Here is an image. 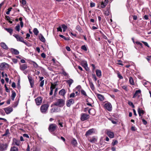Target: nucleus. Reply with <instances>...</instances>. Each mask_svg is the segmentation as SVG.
<instances>
[{
    "label": "nucleus",
    "instance_id": "1",
    "mask_svg": "<svg viewBox=\"0 0 151 151\" xmlns=\"http://www.w3.org/2000/svg\"><path fill=\"white\" fill-rule=\"evenodd\" d=\"M65 101L62 99H59L57 100L54 104L57 106L60 107H63L65 104Z\"/></svg>",
    "mask_w": 151,
    "mask_h": 151
},
{
    "label": "nucleus",
    "instance_id": "2",
    "mask_svg": "<svg viewBox=\"0 0 151 151\" xmlns=\"http://www.w3.org/2000/svg\"><path fill=\"white\" fill-rule=\"evenodd\" d=\"M81 119L82 121L88 119L89 117V115L83 113L81 114Z\"/></svg>",
    "mask_w": 151,
    "mask_h": 151
},
{
    "label": "nucleus",
    "instance_id": "3",
    "mask_svg": "<svg viewBox=\"0 0 151 151\" xmlns=\"http://www.w3.org/2000/svg\"><path fill=\"white\" fill-rule=\"evenodd\" d=\"M13 36L16 38L17 41L22 42L25 45H27V43L24 42L23 38L22 37H20L18 35L16 34L14 35Z\"/></svg>",
    "mask_w": 151,
    "mask_h": 151
},
{
    "label": "nucleus",
    "instance_id": "4",
    "mask_svg": "<svg viewBox=\"0 0 151 151\" xmlns=\"http://www.w3.org/2000/svg\"><path fill=\"white\" fill-rule=\"evenodd\" d=\"M104 106L108 111H110L112 110V106L110 103L109 102L106 103L104 105Z\"/></svg>",
    "mask_w": 151,
    "mask_h": 151
},
{
    "label": "nucleus",
    "instance_id": "5",
    "mask_svg": "<svg viewBox=\"0 0 151 151\" xmlns=\"http://www.w3.org/2000/svg\"><path fill=\"white\" fill-rule=\"evenodd\" d=\"M49 106L47 104H45L42 105L40 108L41 112L42 113H45L47 110Z\"/></svg>",
    "mask_w": 151,
    "mask_h": 151
},
{
    "label": "nucleus",
    "instance_id": "6",
    "mask_svg": "<svg viewBox=\"0 0 151 151\" xmlns=\"http://www.w3.org/2000/svg\"><path fill=\"white\" fill-rule=\"evenodd\" d=\"M7 144H0V151H4L6 150L8 147Z\"/></svg>",
    "mask_w": 151,
    "mask_h": 151
},
{
    "label": "nucleus",
    "instance_id": "7",
    "mask_svg": "<svg viewBox=\"0 0 151 151\" xmlns=\"http://www.w3.org/2000/svg\"><path fill=\"white\" fill-rule=\"evenodd\" d=\"M57 126L55 124H50L49 127V130L50 132H53L56 129Z\"/></svg>",
    "mask_w": 151,
    "mask_h": 151
},
{
    "label": "nucleus",
    "instance_id": "8",
    "mask_svg": "<svg viewBox=\"0 0 151 151\" xmlns=\"http://www.w3.org/2000/svg\"><path fill=\"white\" fill-rule=\"evenodd\" d=\"M95 133V129L93 128H92L89 129L87 131L85 134V135L86 136H89Z\"/></svg>",
    "mask_w": 151,
    "mask_h": 151
},
{
    "label": "nucleus",
    "instance_id": "9",
    "mask_svg": "<svg viewBox=\"0 0 151 151\" xmlns=\"http://www.w3.org/2000/svg\"><path fill=\"white\" fill-rule=\"evenodd\" d=\"M36 104L37 105H40L41 104L42 101V99L40 97H39L35 99Z\"/></svg>",
    "mask_w": 151,
    "mask_h": 151
},
{
    "label": "nucleus",
    "instance_id": "10",
    "mask_svg": "<svg viewBox=\"0 0 151 151\" xmlns=\"http://www.w3.org/2000/svg\"><path fill=\"white\" fill-rule=\"evenodd\" d=\"M74 103V100L73 99H70L67 100L66 101V106L68 107L70 106V105L73 104Z\"/></svg>",
    "mask_w": 151,
    "mask_h": 151
},
{
    "label": "nucleus",
    "instance_id": "11",
    "mask_svg": "<svg viewBox=\"0 0 151 151\" xmlns=\"http://www.w3.org/2000/svg\"><path fill=\"white\" fill-rule=\"evenodd\" d=\"M29 81V82L31 87L32 88L34 86V80L32 78V77L29 76H28Z\"/></svg>",
    "mask_w": 151,
    "mask_h": 151
},
{
    "label": "nucleus",
    "instance_id": "12",
    "mask_svg": "<svg viewBox=\"0 0 151 151\" xmlns=\"http://www.w3.org/2000/svg\"><path fill=\"white\" fill-rule=\"evenodd\" d=\"M4 110L5 111L6 114H9L10 113L13 111V109L12 107H8L7 108H5Z\"/></svg>",
    "mask_w": 151,
    "mask_h": 151
},
{
    "label": "nucleus",
    "instance_id": "13",
    "mask_svg": "<svg viewBox=\"0 0 151 151\" xmlns=\"http://www.w3.org/2000/svg\"><path fill=\"white\" fill-rule=\"evenodd\" d=\"M106 134L110 138H114V134L113 132L108 130L107 131Z\"/></svg>",
    "mask_w": 151,
    "mask_h": 151
},
{
    "label": "nucleus",
    "instance_id": "14",
    "mask_svg": "<svg viewBox=\"0 0 151 151\" xmlns=\"http://www.w3.org/2000/svg\"><path fill=\"white\" fill-rule=\"evenodd\" d=\"M10 50L12 53L16 55H18L19 53V52L18 50L14 48H12L10 49Z\"/></svg>",
    "mask_w": 151,
    "mask_h": 151
},
{
    "label": "nucleus",
    "instance_id": "15",
    "mask_svg": "<svg viewBox=\"0 0 151 151\" xmlns=\"http://www.w3.org/2000/svg\"><path fill=\"white\" fill-rule=\"evenodd\" d=\"M14 143L17 146H19L20 144V142L19 140H17L15 138H14L13 139Z\"/></svg>",
    "mask_w": 151,
    "mask_h": 151
},
{
    "label": "nucleus",
    "instance_id": "16",
    "mask_svg": "<svg viewBox=\"0 0 151 151\" xmlns=\"http://www.w3.org/2000/svg\"><path fill=\"white\" fill-rule=\"evenodd\" d=\"M96 74L97 76L99 78L101 76V72L100 70L97 69L96 70Z\"/></svg>",
    "mask_w": 151,
    "mask_h": 151
},
{
    "label": "nucleus",
    "instance_id": "17",
    "mask_svg": "<svg viewBox=\"0 0 151 151\" xmlns=\"http://www.w3.org/2000/svg\"><path fill=\"white\" fill-rule=\"evenodd\" d=\"M19 68L22 70L24 71L27 68V66L26 64H23L20 65Z\"/></svg>",
    "mask_w": 151,
    "mask_h": 151
},
{
    "label": "nucleus",
    "instance_id": "18",
    "mask_svg": "<svg viewBox=\"0 0 151 151\" xmlns=\"http://www.w3.org/2000/svg\"><path fill=\"white\" fill-rule=\"evenodd\" d=\"M66 93L65 90L64 89H63L59 91V93L60 95L62 96L63 97H64Z\"/></svg>",
    "mask_w": 151,
    "mask_h": 151
},
{
    "label": "nucleus",
    "instance_id": "19",
    "mask_svg": "<svg viewBox=\"0 0 151 151\" xmlns=\"http://www.w3.org/2000/svg\"><path fill=\"white\" fill-rule=\"evenodd\" d=\"M89 141L91 143H93L97 141V139L95 137H93L92 138L89 139Z\"/></svg>",
    "mask_w": 151,
    "mask_h": 151
},
{
    "label": "nucleus",
    "instance_id": "20",
    "mask_svg": "<svg viewBox=\"0 0 151 151\" xmlns=\"http://www.w3.org/2000/svg\"><path fill=\"white\" fill-rule=\"evenodd\" d=\"M141 91L140 90L136 91L135 93L134 94L133 98H135L136 96H139V94L140 93H141Z\"/></svg>",
    "mask_w": 151,
    "mask_h": 151
},
{
    "label": "nucleus",
    "instance_id": "21",
    "mask_svg": "<svg viewBox=\"0 0 151 151\" xmlns=\"http://www.w3.org/2000/svg\"><path fill=\"white\" fill-rule=\"evenodd\" d=\"M96 96L98 99L101 101H103L104 100V97L103 96L99 94H97Z\"/></svg>",
    "mask_w": 151,
    "mask_h": 151
},
{
    "label": "nucleus",
    "instance_id": "22",
    "mask_svg": "<svg viewBox=\"0 0 151 151\" xmlns=\"http://www.w3.org/2000/svg\"><path fill=\"white\" fill-rule=\"evenodd\" d=\"M88 112L90 114L93 115H94L95 114V112L93 109H89Z\"/></svg>",
    "mask_w": 151,
    "mask_h": 151
},
{
    "label": "nucleus",
    "instance_id": "23",
    "mask_svg": "<svg viewBox=\"0 0 151 151\" xmlns=\"http://www.w3.org/2000/svg\"><path fill=\"white\" fill-rule=\"evenodd\" d=\"M7 64L5 63H2L1 64L0 66V69L1 70H3L4 69L5 65H7Z\"/></svg>",
    "mask_w": 151,
    "mask_h": 151
},
{
    "label": "nucleus",
    "instance_id": "24",
    "mask_svg": "<svg viewBox=\"0 0 151 151\" xmlns=\"http://www.w3.org/2000/svg\"><path fill=\"white\" fill-rule=\"evenodd\" d=\"M18 148L15 146L12 147L10 150V151H18Z\"/></svg>",
    "mask_w": 151,
    "mask_h": 151
},
{
    "label": "nucleus",
    "instance_id": "25",
    "mask_svg": "<svg viewBox=\"0 0 151 151\" xmlns=\"http://www.w3.org/2000/svg\"><path fill=\"white\" fill-rule=\"evenodd\" d=\"M73 80L71 79H70L69 80L66 81V82L68 84L70 87V86L71 84L73 83Z\"/></svg>",
    "mask_w": 151,
    "mask_h": 151
},
{
    "label": "nucleus",
    "instance_id": "26",
    "mask_svg": "<svg viewBox=\"0 0 151 151\" xmlns=\"http://www.w3.org/2000/svg\"><path fill=\"white\" fill-rule=\"evenodd\" d=\"M1 47L4 49H7L8 48L7 46L4 42H1Z\"/></svg>",
    "mask_w": 151,
    "mask_h": 151
},
{
    "label": "nucleus",
    "instance_id": "27",
    "mask_svg": "<svg viewBox=\"0 0 151 151\" xmlns=\"http://www.w3.org/2000/svg\"><path fill=\"white\" fill-rule=\"evenodd\" d=\"M5 29L8 32L10 33V35H12V32H13V30L11 28H5Z\"/></svg>",
    "mask_w": 151,
    "mask_h": 151
},
{
    "label": "nucleus",
    "instance_id": "28",
    "mask_svg": "<svg viewBox=\"0 0 151 151\" xmlns=\"http://www.w3.org/2000/svg\"><path fill=\"white\" fill-rule=\"evenodd\" d=\"M129 81L130 83L132 85H134V82L133 79L131 77L129 78Z\"/></svg>",
    "mask_w": 151,
    "mask_h": 151
},
{
    "label": "nucleus",
    "instance_id": "29",
    "mask_svg": "<svg viewBox=\"0 0 151 151\" xmlns=\"http://www.w3.org/2000/svg\"><path fill=\"white\" fill-rule=\"evenodd\" d=\"M12 94L11 96L12 99V100H14L16 96V93L14 91H12Z\"/></svg>",
    "mask_w": 151,
    "mask_h": 151
},
{
    "label": "nucleus",
    "instance_id": "30",
    "mask_svg": "<svg viewBox=\"0 0 151 151\" xmlns=\"http://www.w3.org/2000/svg\"><path fill=\"white\" fill-rule=\"evenodd\" d=\"M33 32L34 34L36 35H37L39 32L38 29L36 28H35L34 29Z\"/></svg>",
    "mask_w": 151,
    "mask_h": 151
},
{
    "label": "nucleus",
    "instance_id": "31",
    "mask_svg": "<svg viewBox=\"0 0 151 151\" xmlns=\"http://www.w3.org/2000/svg\"><path fill=\"white\" fill-rule=\"evenodd\" d=\"M106 5V2H105L104 1H102L101 4V7L102 8H104Z\"/></svg>",
    "mask_w": 151,
    "mask_h": 151
},
{
    "label": "nucleus",
    "instance_id": "32",
    "mask_svg": "<svg viewBox=\"0 0 151 151\" xmlns=\"http://www.w3.org/2000/svg\"><path fill=\"white\" fill-rule=\"evenodd\" d=\"M61 27L63 29V31L64 32H65L67 28V26L64 24L61 25Z\"/></svg>",
    "mask_w": 151,
    "mask_h": 151
},
{
    "label": "nucleus",
    "instance_id": "33",
    "mask_svg": "<svg viewBox=\"0 0 151 151\" xmlns=\"http://www.w3.org/2000/svg\"><path fill=\"white\" fill-rule=\"evenodd\" d=\"M89 85L91 89L93 90L95 88L93 83L89 81Z\"/></svg>",
    "mask_w": 151,
    "mask_h": 151
},
{
    "label": "nucleus",
    "instance_id": "34",
    "mask_svg": "<svg viewBox=\"0 0 151 151\" xmlns=\"http://www.w3.org/2000/svg\"><path fill=\"white\" fill-rule=\"evenodd\" d=\"M39 37H40V40L42 42H45V39L44 38V37L42 35H41V36H40Z\"/></svg>",
    "mask_w": 151,
    "mask_h": 151
},
{
    "label": "nucleus",
    "instance_id": "35",
    "mask_svg": "<svg viewBox=\"0 0 151 151\" xmlns=\"http://www.w3.org/2000/svg\"><path fill=\"white\" fill-rule=\"evenodd\" d=\"M81 93L82 95H83L84 96H87V95L86 92L83 90L81 89Z\"/></svg>",
    "mask_w": 151,
    "mask_h": 151
},
{
    "label": "nucleus",
    "instance_id": "36",
    "mask_svg": "<svg viewBox=\"0 0 151 151\" xmlns=\"http://www.w3.org/2000/svg\"><path fill=\"white\" fill-rule=\"evenodd\" d=\"M9 134V130L8 129H7L5 133L3 134V136H6L7 135Z\"/></svg>",
    "mask_w": 151,
    "mask_h": 151
},
{
    "label": "nucleus",
    "instance_id": "37",
    "mask_svg": "<svg viewBox=\"0 0 151 151\" xmlns=\"http://www.w3.org/2000/svg\"><path fill=\"white\" fill-rule=\"evenodd\" d=\"M81 86L78 85L77 86L76 88L75 89L77 90L78 91L80 92L81 90Z\"/></svg>",
    "mask_w": 151,
    "mask_h": 151
},
{
    "label": "nucleus",
    "instance_id": "38",
    "mask_svg": "<svg viewBox=\"0 0 151 151\" xmlns=\"http://www.w3.org/2000/svg\"><path fill=\"white\" fill-rule=\"evenodd\" d=\"M57 82H55L54 84L51 83V87H52V88H55L56 86L57 85Z\"/></svg>",
    "mask_w": 151,
    "mask_h": 151
},
{
    "label": "nucleus",
    "instance_id": "39",
    "mask_svg": "<svg viewBox=\"0 0 151 151\" xmlns=\"http://www.w3.org/2000/svg\"><path fill=\"white\" fill-rule=\"evenodd\" d=\"M72 143L73 145H77V142L76 140L75 139H73V140L72 141Z\"/></svg>",
    "mask_w": 151,
    "mask_h": 151
},
{
    "label": "nucleus",
    "instance_id": "40",
    "mask_svg": "<svg viewBox=\"0 0 151 151\" xmlns=\"http://www.w3.org/2000/svg\"><path fill=\"white\" fill-rule=\"evenodd\" d=\"M138 113H139L142 114H143L144 113V111L142 110H141L140 108H139L138 109Z\"/></svg>",
    "mask_w": 151,
    "mask_h": 151
},
{
    "label": "nucleus",
    "instance_id": "41",
    "mask_svg": "<svg viewBox=\"0 0 151 151\" xmlns=\"http://www.w3.org/2000/svg\"><path fill=\"white\" fill-rule=\"evenodd\" d=\"M81 48L85 51H86L87 50L86 47L85 45L82 46Z\"/></svg>",
    "mask_w": 151,
    "mask_h": 151
},
{
    "label": "nucleus",
    "instance_id": "42",
    "mask_svg": "<svg viewBox=\"0 0 151 151\" xmlns=\"http://www.w3.org/2000/svg\"><path fill=\"white\" fill-rule=\"evenodd\" d=\"M41 81V82L40 83V86L41 87H42L43 86L44 84V80H42V81Z\"/></svg>",
    "mask_w": 151,
    "mask_h": 151
},
{
    "label": "nucleus",
    "instance_id": "43",
    "mask_svg": "<svg viewBox=\"0 0 151 151\" xmlns=\"http://www.w3.org/2000/svg\"><path fill=\"white\" fill-rule=\"evenodd\" d=\"M12 9V8L10 7L8 9V11L6 12V14L8 15L9 14L10 12L11 11Z\"/></svg>",
    "mask_w": 151,
    "mask_h": 151
},
{
    "label": "nucleus",
    "instance_id": "44",
    "mask_svg": "<svg viewBox=\"0 0 151 151\" xmlns=\"http://www.w3.org/2000/svg\"><path fill=\"white\" fill-rule=\"evenodd\" d=\"M92 78L94 79L95 81H96L97 80V78L94 74H92Z\"/></svg>",
    "mask_w": 151,
    "mask_h": 151
},
{
    "label": "nucleus",
    "instance_id": "45",
    "mask_svg": "<svg viewBox=\"0 0 151 151\" xmlns=\"http://www.w3.org/2000/svg\"><path fill=\"white\" fill-rule=\"evenodd\" d=\"M118 143V141L116 140L112 142V145L113 146H114L117 144Z\"/></svg>",
    "mask_w": 151,
    "mask_h": 151
},
{
    "label": "nucleus",
    "instance_id": "46",
    "mask_svg": "<svg viewBox=\"0 0 151 151\" xmlns=\"http://www.w3.org/2000/svg\"><path fill=\"white\" fill-rule=\"evenodd\" d=\"M20 26L19 25H17L15 27L17 31L19 32V31Z\"/></svg>",
    "mask_w": 151,
    "mask_h": 151
},
{
    "label": "nucleus",
    "instance_id": "47",
    "mask_svg": "<svg viewBox=\"0 0 151 151\" xmlns=\"http://www.w3.org/2000/svg\"><path fill=\"white\" fill-rule=\"evenodd\" d=\"M20 2L24 5L26 4V1L25 0H20Z\"/></svg>",
    "mask_w": 151,
    "mask_h": 151
},
{
    "label": "nucleus",
    "instance_id": "48",
    "mask_svg": "<svg viewBox=\"0 0 151 151\" xmlns=\"http://www.w3.org/2000/svg\"><path fill=\"white\" fill-rule=\"evenodd\" d=\"M118 77L120 79H123V77L119 73H117Z\"/></svg>",
    "mask_w": 151,
    "mask_h": 151
},
{
    "label": "nucleus",
    "instance_id": "49",
    "mask_svg": "<svg viewBox=\"0 0 151 151\" xmlns=\"http://www.w3.org/2000/svg\"><path fill=\"white\" fill-rule=\"evenodd\" d=\"M33 66L35 68H37L38 67V65L35 62H33Z\"/></svg>",
    "mask_w": 151,
    "mask_h": 151
},
{
    "label": "nucleus",
    "instance_id": "50",
    "mask_svg": "<svg viewBox=\"0 0 151 151\" xmlns=\"http://www.w3.org/2000/svg\"><path fill=\"white\" fill-rule=\"evenodd\" d=\"M75 97V93H72L70 96V98H74Z\"/></svg>",
    "mask_w": 151,
    "mask_h": 151
},
{
    "label": "nucleus",
    "instance_id": "51",
    "mask_svg": "<svg viewBox=\"0 0 151 151\" xmlns=\"http://www.w3.org/2000/svg\"><path fill=\"white\" fill-rule=\"evenodd\" d=\"M109 9H106V10L105 11V14L106 15H108L109 14Z\"/></svg>",
    "mask_w": 151,
    "mask_h": 151
},
{
    "label": "nucleus",
    "instance_id": "52",
    "mask_svg": "<svg viewBox=\"0 0 151 151\" xmlns=\"http://www.w3.org/2000/svg\"><path fill=\"white\" fill-rule=\"evenodd\" d=\"M128 104L130 106H131L132 108H134V106L132 102H129Z\"/></svg>",
    "mask_w": 151,
    "mask_h": 151
},
{
    "label": "nucleus",
    "instance_id": "53",
    "mask_svg": "<svg viewBox=\"0 0 151 151\" xmlns=\"http://www.w3.org/2000/svg\"><path fill=\"white\" fill-rule=\"evenodd\" d=\"M76 29L79 31H81V28L80 26L78 25L76 27Z\"/></svg>",
    "mask_w": 151,
    "mask_h": 151
},
{
    "label": "nucleus",
    "instance_id": "54",
    "mask_svg": "<svg viewBox=\"0 0 151 151\" xmlns=\"http://www.w3.org/2000/svg\"><path fill=\"white\" fill-rule=\"evenodd\" d=\"M142 120L143 124L144 125H146L147 124V122L144 119L142 118Z\"/></svg>",
    "mask_w": 151,
    "mask_h": 151
},
{
    "label": "nucleus",
    "instance_id": "55",
    "mask_svg": "<svg viewBox=\"0 0 151 151\" xmlns=\"http://www.w3.org/2000/svg\"><path fill=\"white\" fill-rule=\"evenodd\" d=\"M58 124L60 126V127H63V123L60 122V121L59 120L58 121Z\"/></svg>",
    "mask_w": 151,
    "mask_h": 151
},
{
    "label": "nucleus",
    "instance_id": "56",
    "mask_svg": "<svg viewBox=\"0 0 151 151\" xmlns=\"http://www.w3.org/2000/svg\"><path fill=\"white\" fill-rule=\"evenodd\" d=\"M59 36L63 38L64 40H67V38L66 37H65L63 35H60Z\"/></svg>",
    "mask_w": 151,
    "mask_h": 151
},
{
    "label": "nucleus",
    "instance_id": "57",
    "mask_svg": "<svg viewBox=\"0 0 151 151\" xmlns=\"http://www.w3.org/2000/svg\"><path fill=\"white\" fill-rule=\"evenodd\" d=\"M62 27L60 26L58 28H57V31H60V32H62V29L61 28Z\"/></svg>",
    "mask_w": 151,
    "mask_h": 151
},
{
    "label": "nucleus",
    "instance_id": "58",
    "mask_svg": "<svg viewBox=\"0 0 151 151\" xmlns=\"http://www.w3.org/2000/svg\"><path fill=\"white\" fill-rule=\"evenodd\" d=\"M142 42L146 46L148 47H149V46L148 44V43L146 42H144V41H142Z\"/></svg>",
    "mask_w": 151,
    "mask_h": 151
},
{
    "label": "nucleus",
    "instance_id": "59",
    "mask_svg": "<svg viewBox=\"0 0 151 151\" xmlns=\"http://www.w3.org/2000/svg\"><path fill=\"white\" fill-rule=\"evenodd\" d=\"M122 88L126 91H127V86H122Z\"/></svg>",
    "mask_w": 151,
    "mask_h": 151
},
{
    "label": "nucleus",
    "instance_id": "60",
    "mask_svg": "<svg viewBox=\"0 0 151 151\" xmlns=\"http://www.w3.org/2000/svg\"><path fill=\"white\" fill-rule=\"evenodd\" d=\"M138 45H140L141 46H142V43H141L140 42H139L138 41H136L135 42Z\"/></svg>",
    "mask_w": 151,
    "mask_h": 151
},
{
    "label": "nucleus",
    "instance_id": "61",
    "mask_svg": "<svg viewBox=\"0 0 151 151\" xmlns=\"http://www.w3.org/2000/svg\"><path fill=\"white\" fill-rule=\"evenodd\" d=\"M5 88L6 91L7 92H9V89L6 86V85L5 84Z\"/></svg>",
    "mask_w": 151,
    "mask_h": 151
},
{
    "label": "nucleus",
    "instance_id": "62",
    "mask_svg": "<svg viewBox=\"0 0 151 151\" xmlns=\"http://www.w3.org/2000/svg\"><path fill=\"white\" fill-rule=\"evenodd\" d=\"M95 6V4L94 3L91 2L90 3V6L91 7H93Z\"/></svg>",
    "mask_w": 151,
    "mask_h": 151
},
{
    "label": "nucleus",
    "instance_id": "63",
    "mask_svg": "<svg viewBox=\"0 0 151 151\" xmlns=\"http://www.w3.org/2000/svg\"><path fill=\"white\" fill-rule=\"evenodd\" d=\"M23 136L24 137H25L27 138H29V136L28 135L26 134H23Z\"/></svg>",
    "mask_w": 151,
    "mask_h": 151
},
{
    "label": "nucleus",
    "instance_id": "64",
    "mask_svg": "<svg viewBox=\"0 0 151 151\" xmlns=\"http://www.w3.org/2000/svg\"><path fill=\"white\" fill-rule=\"evenodd\" d=\"M41 57L44 58H45L46 57L45 54L44 53H42L41 54Z\"/></svg>",
    "mask_w": 151,
    "mask_h": 151
}]
</instances>
